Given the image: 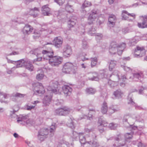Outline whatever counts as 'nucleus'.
<instances>
[{"label": "nucleus", "instance_id": "obj_1", "mask_svg": "<svg viewBox=\"0 0 147 147\" xmlns=\"http://www.w3.org/2000/svg\"><path fill=\"white\" fill-rule=\"evenodd\" d=\"M126 47V44L125 43L118 44L116 42L113 41L109 46V51L111 55H115L117 53L119 55H121Z\"/></svg>", "mask_w": 147, "mask_h": 147}, {"label": "nucleus", "instance_id": "obj_2", "mask_svg": "<svg viewBox=\"0 0 147 147\" xmlns=\"http://www.w3.org/2000/svg\"><path fill=\"white\" fill-rule=\"evenodd\" d=\"M108 70L107 69L100 70V71L99 75H98V74L96 72H92L91 74V75L93 77L88 78V79L89 80L92 81H98L100 79L109 77H111L112 75L110 74L109 76L108 74Z\"/></svg>", "mask_w": 147, "mask_h": 147}, {"label": "nucleus", "instance_id": "obj_3", "mask_svg": "<svg viewBox=\"0 0 147 147\" xmlns=\"http://www.w3.org/2000/svg\"><path fill=\"white\" fill-rule=\"evenodd\" d=\"M78 69V66L75 65L71 63H66L63 65L62 69L63 72L69 74L71 72L75 73Z\"/></svg>", "mask_w": 147, "mask_h": 147}, {"label": "nucleus", "instance_id": "obj_4", "mask_svg": "<svg viewBox=\"0 0 147 147\" xmlns=\"http://www.w3.org/2000/svg\"><path fill=\"white\" fill-rule=\"evenodd\" d=\"M48 43L45 46L47 48V49L42 51V55L44 59L47 60L49 61L50 59L53 55L54 53L51 47L48 46Z\"/></svg>", "mask_w": 147, "mask_h": 147}, {"label": "nucleus", "instance_id": "obj_5", "mask_svg": "<svg viewBox=\"0 0 147 147\" xmlns=\"http://www.w3.org/2000/svg\"><path fill=\"white\" fill-rule=\"evenodd\" d=\"M63 60V58L58 56H53L50 59L49 63L53 66H57L61 63Z\"/></svg>", "mask_w": 147, "mask_h": 147}, {"label": "nucleus", "instance_id": "obj_6", "mask_svg": "<svg viewBox=\"0 0 147 147\" xmlns=\"http://www.w3.org/2000/svg\"><path fill=\"white\" fill-rule=\"evenodd\" d=\"M58 83L56 81H53L50 83L49 86L47 89L49 91H51L55 94H57L58 93Z\"/></svg>", "mask_w": 147, "mask_h": 147}, {"label": "nucleus", "instance_id": "obj_7", "mask_svg": "<svg viewBox=\"0 0 147 147\" xmlns=\"http://www.w3.org/2000/svg\"><path fill=\"white\" fill-rule=\"evenodd\" d=\"M97 14L96 11L95 10L92 11L88 18V22L86 26H88L92 24L94 22L95 20L96 17L97 16Z\"/></svg>", "mask_w": 147, "mask_h": 147}, {"label": "nucleus", "instance_id": "obj_8", "mask_svg": "<svg viewBox=\"0 0 147 147\" xmlns=\"http://www.w3.org/2000/svg\"><path fill=\"white\" fill-rule=\"evenodd\" d=\"M143 74L142 71H138V72L135 71L132 73V76H130L129 79L130 81H137L140 80L143 77Z\"/></svg>", "mask_w": 147, "mask_h": 147}, {"label": "nucleus", "instance_id": "obj_9", "mask_svg": "<svg viewBox=\"0 0 147 147\" xmlns=\"http://www.w3.org/2000/svg\"><path fill=\"white\" fill-rule=\"evenodd\" d=\"M70 109L67 107L63 108H59L55 111V114L59 115H66L68 114L70 112Z\"/></svg>", "mask_w": 147, "mask_h": 147}, {"label": "nucleus", "instance_id": "obj_10", "mask_svg": "<svg viewBox=\"0 0 147 147\" xmlns=\"http://www.w3.org/2000/svg\"><path fill=\"white\" fill-rule=\"evenodd\" d=\"M43 50L41 48H38L34 50L31 51V53L32 54H34L36 55L38 58L34 59V61H40L42 59V51Z\"/></svg>", "mask_w": 147, "mask_h": 147}, {"label": "nucleus", "instance_id": "obj_11", "mask_svg": "<svg viewBox=\"0 0 147 147\" xmlns=\"http://www.w3.org/2000/svg\"><path fill=\"white\" fill-rule=\"evenodd\" d=\"M34 93L36 94H43L45 92V90L42 84L39 83L36 84V86L33 90Z\"/></svg>", "mask_w": 147, "mask_h": 147}, {"label": "nucleus", "instance_id": "obj_12", "mask_svg": "<svg viewBox=\"0 0 147 147\" xmlns=\"http://www.w3.org/2000/svg\"><path fill=\"white\" fill-rule=\"evenodd\" d=\"M145 50L143 47H140L138 46L136 47V49L135 51V57H138V56L141 57L145 55Z\"/></svg>", "mask_w": 147, "mask_h": 147}, {"label": "nucleus", "instance_id": "obj_13", "mask_svg": "<svg viewBox=\"0 0 147 147\" xmlns=\"http://www.w3.org/2000/svg\"><path fill=\"white\" fill-rule=\"evenodd\" d=\"M72 53L71 47L68 45L64 46L63 50V55L66 57H69Z\"/></svg>", "mask_w": 147, "mask_h": 147}, {"label": "nucleus", "instance_id": "obj_14", "mask_svg": "<svg viewBox=\"0 0 147 147\" xmlns=\"http://www.w3.org/2000/svg\"><path fill=\"white\" fill-rule=\"evenodd\" d=\"M113 78H117L116 81H119L120 79V75L121 74V73L118 71L117 70H115L113 73ZM120 79L122 80L123 81H125V80L127 79V78L126 76L125 75H123L121 76Z\"/></svg>", "mask_w": 147, "mask_h": 147}, {"label": "nucleus", "instance_id": "obj_15", "mask_svg": "<svg viewBox=\"0 0 147 147\" xmlns=\"http://www.w3.org/2000/svg\"><path fill=\"white\" fill-rule=\"evenodd\" d=\"M96 137V135L93 134L89 137V139L90 140V142L91 143V147H98L99 146V143L97 142V140L95 139Z\"/></svg>", "mask_w": 147, "mask_h": 147}, {"label": "nucleus", "instance_id": "obj_16", "mask_svg": "<svg viewBox=\"0 0 147 147\" xmlns=\"http://www.w3.org/2000/svg\"><path fill=\"white\" fill-rule=\"evenodd\" d=\"M63 42V39L60 37H55L53 39V43L56 48H59L61 46Z\"/></svg>", "mask_w": 147, "mask_h": 147}, {"label": "nucleus", "instance_id": "obj_17", "mask_svg": "<svg viewBox=\"0 0 147 147\" xmlns=\"http://www.w3.org/2000/svg\"><path fill=\"white\" fill-rule=\"evenodd\" d=\"M117 20L116 16L113 14L110 15L109 18L108 25L110 27H113L115 25Z\"/></svg>", "mask_w": 147, "mask_h": 147}, {"label": "nucleus", "instance_id": "obj_18", "mask_svg": "<svg viewBox=\"0 0 147 147\" xmlns=\"http://www.w3.org/2000/svg\"><path fill=\"white\" fill-rule=\"evenodd\" d=\"M141 18L142 22L138 23V26L139 28H147V16H142Z\"/></svg>", "mask_w": 147, "mask_h": 147}, {"label": "nucleus", "instance_id": "obj_19", "mask_svg": "<svg viewBox=\"0 0 147 147\" xmlns=\"http://www.w3.org/2000/svg\"><path fill=\"white\" fill-rule=\"evenodd\" d=\"M42 14L45 16H50L51 15L50 9L47 5L42 6L41 8Z\"/></svg>", "mask_w": 147, "mask_h": 147}, {"label": "nucleus", "instance_id": "obj_20", "mask_svg": "<svg viewBox=\"0 0 147 147\" xmlns=\"http://www.w3.org/2000/svg\"><path fill=\"white\" fill-rule=\"evenodd\" d=\"M62 90L65 95L66 96H69L71 94L72 88L68 85H64L62 87Z\"/></svg>", "mask_w": 147, "mask_h": 147}, {"label": "nucleus", "instance_id": "obj_21", "mask_svg": "<svg viewBox=\"0 0 147 147\" xmlns=\"http://www.w3.org/2000/svg\"><path fill=\"white\" fill-rule=\"evenodd\" d=\"M121 136V135L119 134L118 136V137L116 138H115L116 140L118 141L119 143L117 145H116L115 144H113L114 146H123L125 144V142L124 139L122 138Z\"/></svg>", "mask_w": 147, "mask_h": 147}, {"label": "nucleus", "instance_id": "obj_22", "mask_svg": "<svg viewBox=\"0 0 147 147\" xmlns=\"http://www.w3.org/2000/svg\"><path fill=\"white\" fill-rule=\"evenodd\" d=\"M26 118V116H22L21 118H18V119L17 120V121L18 123L21 122V123H20L21 124L24 125L31 124V121L30 119H28L26 121L25 120Z\"/></svg>", "mask_w": 147, "mask_h": 147}, {"label": "nucleus", "instance_id": "obj_23", "mask_svg": "<svg viewBox=\"0 0 147 147\" xmlns=\"http://www.w3.org/2000/svg\"><path fill=\"white\" fill-rule=\"evenodd\" d=\"M33 28L29 25H26L23 29V32L25 35L30 34L32 32Z\"/></svg>", "mask_w": 147, "mask_h": 147}, {"label": "nucleus", "instance_id": "obj_24", "mask_svg": "<svg viewBox=\"0 0 147 147\" xmlns=\"http://www.w3.org/2000/svg\"><path fill=\"white\" fill-rule=\"evenodd\" d=\"M127 16L134 18L135 15L134 13H130L125 10L123 11L122 13V18L125 20H126L128 18Z\"/></svg>", "mask_w": 147, "mask_h": 147}, {"label": "nucleus", "instance_id": "obj_25", "mask_svg": "<svg viewBox=\"0 0 147 147\" xmlns=\"http://www.w3.org/2000/svg\"><path fill=\"white\" fill-rule=\"evenodd\" d=\"M52 97V96L51 95H46L43 99V104L45 106L49 105L51 101Z\"/></svg>", "mask_w": 147, "mask_h": 147}, {"label": "nucleus", "instance_id": "obj_26", "mask_svg": "<svg viewBox=\"0 0 147 147\" xmlns=\"http://www.w3.org/2000/svg\"><path fill=\"white\" fill-rule=\"evenodd\" d=\"M26 61H24L23 59L15 61V64H16V67H24Z\"/></svg>", "mask_w": 147, "mask_h": 147}, {"label": "nucleus", "instance_id": "obj_27", "mask_svg": "<svg viewBox=\"0 0 147 147\" xmlns=\"http://www.w3.org/2000/svg\"><path fill=\"white\" fill-rule=\"evenodd\" d=\"M119 110V108L117 105H112L109 107L108 109V112L109 113L112 114Z\"/></svg>", "mask_w": 147, "mask_h": 147}, {"label": "nucleus", "instance_id": "obj_28", "mask_svg": "<svg viewBox=\"0 0 147 147\" xmlns=\"http://www.w3.org/2000/svg\"><path fill=\"white\" fill-rule=\"evenodd\" d=\"M56 126L55 123H53L51 126L49 130V135L50 137L54 136Z\"/></svg>", "mask_w": 147, "mask_h": 147}, {"label": "nucleus", "instance_id": "obj_29", "mask_svg": "<svg viewBox=\"0 0 147 147\" xmlns=\"http://www.w3.org/2000/svg\"><path fill=\"white\" fill-rule=\"evenodd\" d=\"M25 67L26 69L30 71H32L33 70L34 67L31 62L29 60H27L26 61Z\"/></svg>", "mask_w": 147, "mask_h": 147}, {"label": "nucleus", "instance_id": "obj_30", "mask_svg": "<svg viewBox=\"0 0 147 147\" xmlns=\"http://www.w3.org/2000/svg\"><path fill=\"white\" fill-rule=\"evenodd\" d=\"M39 11L38 8L35 7L33 9H30V13L31 15L34 16V17H36L37 16Z\"/></svg>", "mask_w": 147, "mask_h": 147}, {"label": "nucleus", "instance_id": "obj_31", "mask_svg": "<svg viewBox=\"0 0 147 147\" xmlns=\"http://www.w3.org/2000/svg\"><path fill=\"white\" fill-rule=\"evenodd\" d=\"M108 110V108L107 103L104 102L102 104L101 108V112L104 114L106 113Z\"/></svg>", "mask_w": 147, "mask_h": 147}, {"label": "nucleus", "instance_id": "obj_32", "mask_svg": "<svg viewBox=\"0 0 147 147\" xmlns=\"http://www.w3.org/2000/svg\"><path fill=\"white\" fill-rule=\"evenodd\" d=\"M38 133L48 137V135L49 134V130L47 128H42L40 130Z\"/></svg>", "mask_w": 147, "mask_h": 147}, {"label": "nucleus", "instance_id": "obj_33", "mask_svg": "<svg viewBox=\"0 0 147 147\" xmlns=\"http://www.w3.org/2000/svg\"><path fill=\"white\" fill-rule=\"evenodd\" d=\"M109 63V70L110 71H112L116 66L117 62L114 60H111L110 61Z\"/></svg>", "mask_w": 147, "mask_h": 147}, {"label": "nucleus", "instance_id": "obj_34", "mask_svg": "<svg viewBox=\"0 0 147 147\" xmlns=\"http://www.w3.org/2000/svg\"><path fill=\"white\" fill-rule=\"evenodd\" d=\"M69 144L66 141H61L58 144L57 147H69Z\"/></svg>", "mask_w": 147, "mask_h": 147}, {"label": "nucleus", "instance_id": "obj_35", "mask_svg": "<svg viewBox=\"0 0 147 147\" xmlns=\"http://www.w3.org/2000/svg\"><path fill=\"white\" fill-rule=\"evenodd\" d=\"M86 92L87 94H92L95 93L96 90L95 89L92 88H88L86 89Z\"/></svg>", "mask_w": 147, "mask_h": 147}, {"label": "nucleus", "instance_id": "obj_36", "mask_svg": "<svg viewBox=\"0 0 147 147\" xmlns=\"http://www.w3.org/2000/svg\"><path fill=\"white\" fill-rule=\"evenodd\" d=\"M79 138L80 143L82 145L86 142V139L84 134L82 133H80L79 134Z\"/></svg>", "mask_w": 147, "mask_h": 147}, {"label": "nucleus", "instance_id": "obj_37", "mask_svg": "<svg viewBox=\"0 0 147 147\" xmlns=\"http://www.w3.org/2000/svg\"><path fill=\"white\" fill-rule=\"evenodd\" d=\"M123 93L120 89L116 90L113 93V94L115 96L119 98H121V95Z\"/></svg>", "mask_w": 147, "mask_h": 147}, {"label": "nucleus", "instance_id": "obj_38", "mask_svg": "<svg viewBox=\"0 0 147 147\" xmlns=\"http://www.w3.org/2000/svg\"><path fill=\"white\" fill-rule=\"evenodd\" d=\"M89 112L88 114V119L90 120H91L92 119L93 115H92L95 114V111L93 109H90L89 110Z\"/></svg>", "mask_w": 147, "mask_h": 147}, {"label": "nucleus", "instance_id": "obj_39", "mask_svg": "<svg viewBox=\"0 0 147 147\" xmlns=\"http://www.w3.org/2000/svg\"><path fill=\"white\" fill-rule=\"evenodd\" d=\"M91 66L92 67H93L96 65L97 63V60L96 57L91 58Z\"/></svg>", "mask_w": 147, "mask_h": 147}, {"label": "nucleus", "instance_id": "obj_40", "mask_svg": "<svg viewBox=\"0 0 147 147\" xmlns=\"http://www.w3.org/2000/svg\"><path fill=\"white\" fill-rule=\"evenodd\" d=\"M75 20L72 19L69 20L68 22V26L69 28L73 27L75 25Z\"/></svg>", "mask_w": 147, "mask_h": 147}, {"label": "nucleus", "instance_id": "obj_41", "mask_svg": "<svg viewBox=\"0 0 147 147\" xmlns=\"http://www.w3.org/2000/svg\"><path fill=\"white\" fill-rule=\"evenodd\" d=\"M47 138V137L45 136L38 133L37 135L38 139L41 142L43 141Z\"/></svg>", "mask_w": 147, "mask_h": 147}, {"label": "nucleus", "instance_id": "obj_42", "mask_svg": "<svg viewBox=\"0 0 147 147\" xmlns=\"http://www.w3.org/2000/svg\"><path fill=\"white\" fill-rule=\"evenodd\" d=\"M92 4L90 2L87 1H85L84 3L82 5L81 8L83 9L86 7L90 6Z\"/></svg>", "mask_w": 147, "mask_h": 147}, {"label": "nucleus", "instance_id": "obj_43", "mask_svg": "<svg viewBox=\"0 0 147 147\" xmlns=\"http://www.w3.org/2000/svg\"><path fill=\"white\" fill-rule=\"evenodd\" d=\"M67 125L68 127L72 129L75 128V125L74 124V122L71 119H70L69 121L67 123Z\"/></svg>", "mask_w": 147, "mask_h": 147}, {"label": "nucleus", "instance_id": "obj_44", "mask_svg": "<svg viewBox=\"0 0 147 147\" xmlns=\"http://www.w3.org/2000/svg\"><path fill=\"white\" fill-rule=\"evenodd\" d=\"M82 48L84 49H88L89 46L86 41L84 39L82 40Z\"/></svg>", "mask_w": 147, "mask_h": 147}, {"label": "nucleus", "instance_id": "obj_45", "mask_svg": "<svg viewBox=\"0 0 147 147\" xmlns=\"http://www.w3.org/2000/svg\"><path fill=\"white\" fill-rule=\"evenodd\" d=\"M65 9L67 12L69 13H71L74 11V10L72 8V6L71 5H66L65 7Z\"/></svg>", "mask_w": 147, "mask_h": 147}, {"label": "nucleus", "instance_id": "obj_46", "mask_svg": "<svg viewBox=\"0 0 147 147\" xmlns=\"http://www.w3.org/2000/svg\"><path fill=\"white\" fill-rule=\"evenodd\" d=\"M95 31L96 30L94 28L91 27L89 29L88 32L89 34L92 36V34L95 33Z\"/></svg>", "mask_w": 147, "mask_h": 147}, {"label": "nucleus", "instance_id": "obj_47", "mask_svg": "<svg viewBox=\"0 0 147 147\" xmlns=\"http://www.w3.org/2000/svg\"><path fill=\"white\" fill-rule=\"evenodd\" d=\"M44 74L43 72L38 74L36 76V79L38 80H40L42 79L44 77Z\"/></svg>", "mask_w": 147, "mask_h": 147}, {"label": "nucleus", "instance_id": "obj_48", "mask_svg": "<svg viewBox=\"0 0 147 147\" xmlns=\"http://www.w3.org/2000/svg\"><path fill=\"white\" fill-rule=\"evenodd\" d=\"M117 126V125L112 123L109 124V127L111 129H115Z\"/></svg>", "mask_w": 147, "mask_h": 147}, {"label": "nucleus", "instance_id": "obj_49", "mask_svg": "<svg viewBox=\"0 0 147 147\" xmlns=\"http://www.w3.org/2000/svg\"><path fill=\"white\" fill-rule=\"evenodd\" d=\"M132 132V131H131ZM133 133H127L125 135V137L126 139H131L132 137Z\"/></svg>", "mask_w": 147, "mask_h": 147}, {"label": "nucleus", "instance_id": "obj_50", "mask_svg": "<svg viewBox=\"0 0 147 147\" xmlns=\"http://www.w3.org/2000/svg\"><path fill=\"white\" fill-rule=\"evenodd\" d=\"M131 95V94H129V95L128 99L129 100V101L128 102V104H130L132 105H134L135 103V102L133 101V99L132 98L130 97V96Z\"/></svg>", "mask_w": 147, "mask_h": 147}, {"label": "nucleus", "instance_id": "obj_51", "mask_svg": "<svg viewBox=\"0 0 147 147\" xmlns=\"http://www.w3.org/2000/svg\"><path fill=\"white\" fill-rule=\"evenodd\" d=\"M54 1L57 3L59 5H62L65 2V0H54Z\"/></svg>", "mask_w": 147, "mask_h": 147}, {"label": "nucleus", "instance_id": "obj_52", "mask_svg": "<svg viewBox=\"0 0 147 147\" xmlns=\"http://www.w3.org/2000/svg\"><path fill=\"white\" fill-rule=\"evenodd\" d=\"M138 40L136 37H135L131 39V44L132 45H134L138 42Z\"/></svg>", "mask_w": 147, "mask_h": 147}, {"label": "nucleus", "instance_id": "obj_53", "mask_svg": "<svg viewBox=\"0 0 147 147\" xmlns=\"http://www.w3.org/2000/svg\"><path fill=\"white\" fill-rule=\"evenodd\" d=\"M85 131L87 133H90L91 132H93L94 130V128H85L84 129Z\"/></svg>", "mask_w": 147, "mask_h": 147}, {"label": "nucleus", "instance_id": "obj_54", "mask_svg": "<svg viewBox=\"0 0 147 147\" xmlns=\"http://www.w3.org/2000/svg\"><path fill=\"white\" fill-rule=\"evenodd\" d=\"M25 95L24 94L17 93L15 94L14 96L16 97L22 98L24 97Z\"/></svg>", "mask_w": 147, "mask_h": 147}, {"label": "nucleus", "instance_id": "obj_55", "mask_svg": "<svg viewBox=\"0 0 147 147\" xmlns=\"http://www.w3.org/2000/svg\"><path fill=\"white\" fill-rule=\"evenodd\" d=\"M84 147H91V143L90 141H88L87 142H85L83 144Z\"/></svg>", "mask_w": 147, "mask_h": 147}, {"label": "nucleus", "instance_id": "obj_56", "mask_svg": "<svg viewBox=\"0 0 147 147\" xmlns=\"http://www.w3.org/2000/svg\"><path fill=\"white\" fill-rule=\"evenodd\" d=\"M130 117L129 114L125 115L123 119V121L124 122H127V119L129 118Z\"/></svg>", "mask_w": 147, "mask_h": 147}, {"label": "nucleus", "instance_id": "obj_57", "mask_svg": "<svg viewBox=\"0 0 147 147\" xmlns=\"http://www.w3.org/2000/svg\"><path fill=\"white\" fill-rule=\"evenodd\" d=\"M40 36V34L38 32L35 31L34 32V35L33 36L34 38H36Z\"/></svg>", "mask_w": 147, "mask_h": 147}, {"label": "nucleus", "instance_id": "obj_58", "mask_svg": "<svg viewBox=\"0 0 147 147\" xmlns=\"http://www.w3.org/2000/svg\"><path fill=\"white\" fill-rule=\"evenodd\" d=\"M121 66L125 71H129L131 70V69L129 67L125 66L124 65H121Z\"/></svg>", "mask_w": 147, "mask_h": 147}, {"label": "nucleus", "instance_id": "obj_59", "mask_svg": "<svg viewBox=\"0 0 147 147\" xmlns=\"http://www.w3.org/2000/svg\"><path fill=\"white\" fill-rule=\"evenodd\" d=\"M82 56L81 57V59H82V61H84L86 60H88V58H86L85 57V56L86 55V54L84 53H83L82 54Z\"/></svg>", "mask_w": 147, "mask_h": 147}, {"label": "nucleus", "instance_id": "obj_60", "mask_svg": "<svg viewBox=\"0 0 147 147\" xmlns=\"http://www.w3.org/2000/svg\"><path fill=\"white\" fill-rule=\"evenodd\" d=\"M19 54V52H16L15 51H12L11 53L9 54H7V56H9V55H18Z\"/></svg>", "mask_w": 147, "mask_h": 147}, {"label": "nucleus", "instance_id": "obj_61", "mask_svg": "<svg viewBox=\"0 0 147 147\" xmlns=\"http://www.w3.org/2000/svg\"><path fill=\"white\" fill-rule=\"evenodd\" d=\"M115 82L113 81H110L109 82V84L111 88H113L115 86Z\"/></svg>", "mask_w": 147, "mask_h": 147}, {"label": "nucleus", "instance_id": "obj_62", "mask_svg": "<svg viewBox=\"0 0 147 147\" xmlns=\"http://www.w3.org/2000/svg\"><path fill=\"white\" fill-rule=\"evenodd\" d=\"M73 136L72 137L74 138H76V137L79 136V134L77 133L76 132L73 131L72 133Z\"/></svg>", "mask_w": 147, "mask_h": 147}, {"label": "nucleus", "instance_id": "obj_63", "mask_svg": "<svg viewBox=\"0 0 147 147\" xmlns=\"http://www.w3.org/2000/svg\"><path fill=\"white\" fill-rule=\"evenodd\" d=\"M138 146V147H147V145L143 144L141 142H139Z\"/></svg>", "mask_w": 147, "mask_h": 147}, {"label": "nucleus", "instance_id": "obj_64", "mask_svg": "<svg viewBox=\"0 0 147 147\" xmlns=\"http://www.w3.org/2000/svg\"><path fill=\"white\" fill-rule=\"evenodd\" d=\"M102 35L101 34H97V35L96 36V39H100L102 37Z\"/></svg>", "mask_w": 147, "mask_h": 147}]
</instances>
